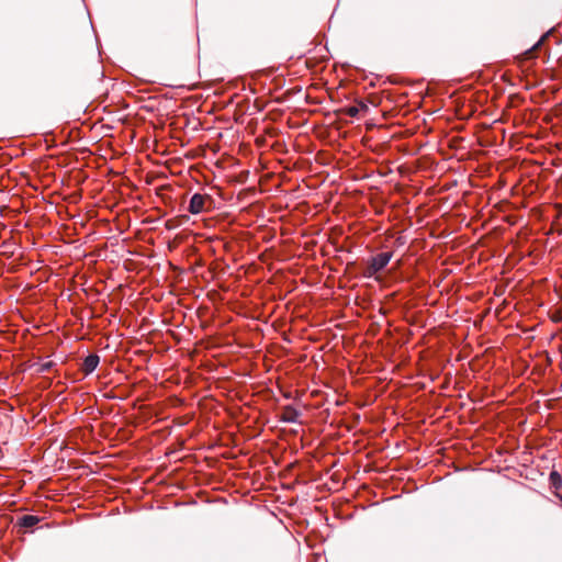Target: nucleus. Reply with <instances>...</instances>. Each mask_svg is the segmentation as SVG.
I'll list each match as a JSON object with an SVG mask.
<instances>
[{"label": "nucleus", "instance_id": "nucleus-6", "mask_svg": "<svg viewBox=\"0 0 562 562\" xmlns=\"http://www.w3.org/2000/svg\"><path fill=\"white\" fill-rule=\"evenodd\" d=\"M55 367V362L45 361L37 364L36 371L40 373L49 372Z\"/></svg>", "mask_w": 562, "mask_h": 562}, {"label": "nucleus", "instance_id": "nucleus-1", "mask_svg": "<svg viewBox=\"0 0 562 562\" xmlns=\"http://www.w3.org/2000/svg\"><path fill=\"white\" fill-rule=\"evenodd\" d=\"M392 257H393V252H391V251L381 252V254H378L376 256L372 257L368 265L366 276L373 277L378 272L382 271L389 265Z\"/></svg>", "mask_w": 562, "mask_h": 562}, {"label": "nucleus", "instance_id": "nucleus-5", "mask_svg": "<svg viewBox=\"0 0 562 562\" xmlns=\"http://www.w3.org/2000/svg\"><path fill=\"white\" fill-rule=\"evenodd\" d=\"M40 521L37 516L24 515L20 518V525L25 528H32Z\"/></svg>", "mask_w": 562, "mask_h": 562}, {"label": "nucleus", "instance_id": "nucleus-4", "mask_svg": "<svg viewBox=\"0 0 562 562\" xmlns=\"http://www.w3.org/2000/svg\"><path fill=\"white\" fill-rule=\"evenodd\" d=\"M300 416V412L293 406H286L282 413L281 420L283 423L293 424L296 423Z\"/></svg>", "mask_w": 562, "mask_h": 562}, {"label": "nucleus", "instance_id": "nucleus-8", "mask_svg": "<svg viewBox=\"0 0 562 562\" xmlns=\"http://www.w3.org/2000/svg\"><path fill=\"white\" fill-rule=\"evenodd\" d=\"M347 113L350 115V116H357L358 113H359V110L358 108L356 106H350L348 110H347Z\"/></svg>", "mask_w": 562, "mask_h": 562}, {"label": "nucleus", "instance_id": "nucleus-2", "mask_svg": "<svg viewBox=\"0 0 562 562\" xmlns=\"http://www.w3.org/2000/svg\"><path fill=\"white\" fill-rule=\"evenodd\" d=\"M205 196L200 193H194L189 202L188 211L191 214H200L204 211Z\"/></svg>", "mask_w": 562, "mask_h": 562}, {"label": "nucleus", "instance_id": "nucleus-7", "mask_svg": "<svg viewBox=\"0 0 562 562\" xmlns=\"http://www.w3.org/2000/svg\"><path fill=\"white\" fill-rule=\"evenodd\" d=\"M547 37V35H543L532 47L530 50H528L527 53L528 54H531L533 50L538 49L540 47V45L543 43L544 38Z\"/></svg>", "mask_w": 562, "mask_h": 562}, {"label": "nucleus", "instance_id": "nucleus-9", "mask_svg": "<svg viewBox=\"0 0 562 562\" xmlns=\"http://www.w3.org/2000/svg\"><path fill=\"white\" fill-rule=\"evenodd\" d=\"M553 477H558V473L557 472H552L551 473V479H553Z\"/></svg>", "mask_w": 562, "mask_h": 562}, {"label": "nucleus", "instance_id": "nucleus-3", "mask_svg": "<svg viewBox=\"0 0 562 562\" xmlns=\"http://www.w3.org/2000/svg\"><path fill=\"white\" fill-rule=\"evenodd\" d=\"M99 362H100V358L98 355L92 353V355L87 356L85 358L82 367H81L82 372L86 375H89L97 369Z\"/></svg>", "mask_w": 562, "mask_h": 562}]
</instances>
